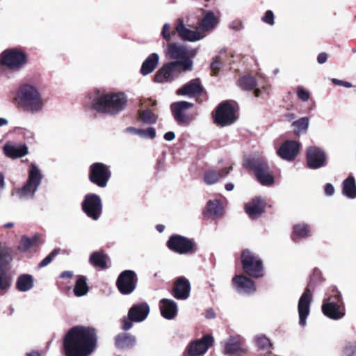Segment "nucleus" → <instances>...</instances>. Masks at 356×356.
<instances>
[{"mask_svg": "<svg viewBox=\"0 0 356 356\" xmlns=\"http://www.w3.org/2000/svg\"><path fill=\"white\" fill-rule=\"evenodd\" d=\"M97 330L90 326L76 325L70 328L63 339L65 356H89L97 346Z\"/></svg>", "mask_w": 356, "mask_h": 356, "instance_id": "obj_1", "label": "nucleus"}, {"mask_svg": "<svg viewBox=\"0 0 356 356\" xmlns=\"http://www.w3.org/2000/svg\"><path fill=\"white\" fill-rule=\"evenodd\" d=\"M13 102L18 108L27 111H40L44 109L47 102L39 89L31 83H23L19 86Z\"/></svg>", "mask_w": 356, "mask_h": 356, "instance_id": "obj_2", "label": "nucleus"}, {"mask_svg": "<svg viewBox=\"0 0 356 356\" xmlns=\"http://www.w3.org/2000/svg\"><path fill=\"white\" fill-rule=\"evenodd\" d=\"M323 280L321 271L315 268L312 274L309 276L307 286L298 301L299 323L302 326L305 325L306 319L309 314V307L312 300V290H314Z\"/></svg>", "mask_w": 356, "mask_h": 356, "instance_id": "obj_3", "label": "nucleus"}, {"mask_svg": "<svg viewBox=\"0 0 356 356\" xmlns=\"http://www.w3.org/2000/svg\"><path fill=\"white\" fill-rule=\"evenodd\" d=\"M243 166L247 170L253 172L256 179L262 186H270L275 183L273 171L268 161L261 156H252L246 159Z\"/></svg>", "mask_w": 356, "mask_h": 356, "instance_id": "obj_4", "label": "nucleus"}, {"mask_svg": "<svg viewBox=\"0 0 356 356\" xmlns=\"http://www.w3.org/2000/svg\"><path fill=\"white\" fill-rule=\"evenodd\" d=\"M127 103V97L124 92H107L94 98L92 108L96 111H121Z\"/></svg>", "mask_w": 356, "mask_h": 356, "instance_id": "obj_5", "label": "nucleus"}, {"mask_svg": "<svg viewBox=\"0 0 356 356\" xmlns=\"http://www.w3.org/2000/svg\"><path fill=\"white\" fill-rule=\"evenodd\" d=\"M321 309L323 314L330 319L339 320L346 314L344 303L341 293L334 287L330 296L323 300Z\"/></svg>", "mask_w": 356, "mask_h": 356, "instance_id": "obj_6", "label": "nucleus"}, {"mask_svg": "<svg viewBox=\"0 0 356 356\" xmlns=\"http://www.w3.org/2000/svg\"><path fill=\"white\" fill-rule=\"evenodd\" d=\"M166 55L171 59L175 60L172 63H178V66L183 71L191 70L193 68L192 57L195 55V50H189L184 45L172 43L168 45Z\"/></svg>", "mask_w": 356, "mask_h": 356, "instance_id": "obj_7", "label": "nucleus"}, {"mask_svg": "<svg viewBox=\"0 0 356 356\" xmlns=\"http://www.w3.org/2000/svg\"><path fill=\"white\" fill-rule=\"evenodd\" d=\"M241 261L243 272L248 276L260 278L264 275V268L261 259L249 249L242 250Z\"/></svg>", "mask_w": 356, "mask_h": 356, "instance_id": "obj_8", "label": "nucleus"}, {"mask_svg": "<svg viewBox=\"0 0 356 356\" xmlns=\"http://www.w3.org/2000/svg\"><path fill=\"white\" fill-rule=\"evenodd\" d=\"M169 250L179 254H193L197 251V245L193 238L179 234H172L166 243Z\"/></svg>", "mask_w": 356, "mask_h": 356, "instance_id": "obj_9", "label": "nucleus"}, {"mask_svg": "<svg viewBox=\"0 0 356 356\" xmlns=\"http://www.w3.org/2000/svg\"><path fill=\"white\" fill-rule=\"evenodd\" d=\"M1 63L12 71H19L26 63V55L20 49L13 48L4 50L0 55Z\"/></svg>", "mask_w": 356, "mask_h": 356, "instance_id": "obj_10", "label": "nucleus"}, {"mask_svg": "<svg viewBox=\"0 0 356 356\" xmlns=\"http://www.w3.org/2000/svg\"><path fill=\"white\" fill-rule=\"evenodd\" d=\"M149 311V306L145 302L134 304L128 311L127 317L122 320V330H129L132 327L133 322L139 323L145 320Z\"/></svg>", "mask_w": 356, "mask_h": 356, "instance_id": "obj_11", "label": "nucleus"}, {"mask_svg": "<svg viewBox=\"0 0 356 356\" xmlns=\"http://www.w3.org/2000/svg\"><path fill=\"white\" fill-rule=\"evenodd\" d=\"M111 177L110 167L101 162L91 164L88 170L90 181L99 188H105Z\"/></svg>", "mask_w": 356, "mask_h": 356, "instance_id": "obj_12", "label": "nucleus"}, {"mask_svg": "<svg viewBox=\"0 0 356 356\" xmlns=\"http://www.w3.org/2000/svg\"><path fill=\"white\" fill-rule=\"evenodd\" d=\"M42 175L38 168L34 164L30 166L28 179L26 184L17 191L20 198H32L41 183Z\"/></svg>", "mask_w": 356, "mask_h": 356, "instance_id": "obj_13", "label": "nucleus"}, {"mask_svg": "<svg viewBox=\"0 0 356 356\" xmlns=\"http://www.w3.org/2000/svg\"><path fill=\"white\" fill-rule=\"evenodd\" d=\"M83 211L94 220H97L102 213V203L100 197L95 193L86 194L81 202Z\"/></svg>", "mask_w": 356, "mask_h": 356, "instance_id": "obj_14", "label": "nucleus"}, {"mask_svg": "<svg viewBox=\"0 0 356 356\" xmlns=\"http://www.w3.org/2000/svg\"><path fill=\"white\" fill-rule=\"evenodd\" d=\"M138 277L131 270H125L120 273L116 280V286L122 295H129L136 288Z\"/></svg>", "mask_w": 356, "mask_h": 356, "instance_id": "obj_15", "label": "nucleus"}, {"mask_svg": "<svg viewBox=\"0 0 356 356\" xmlns=\"http://www.w3.org/2000/svg\"><path fill=\"white\" fill-rule=\"evenodd\" d=\"M214 339L211 334H205L201 339L192 341L187 346L186 351L190 356L204 355L213 346Z\"/></svg>", "mask_w": 356, "mask_h": 356, "instance_id": "obj_16", "label": "nucleus"}, {"mask_svg": "<svg viewBox=\"0 0 356 356\" xmlns=\"http://www.w3.org/2000/svg\"><path fill=\"white\" fill-rule=\"evenodd\" d=\"M182 68L178 66V63H168L163 65L156 74L154 81L157 83L171 82L179 74Z\"/></svg>", "mask_w": 356, "mask_h": 356, "instance_id": "obj_17", "label": "nucleus"}, {"mask_svg": "<svg viewBox=\"0 0 356 356\" xmlns=\"http://www.w3.org/2000/svg\"><path fill=\"white\" fill-rule=\"evenodd\" d=\"M307 164L311 169H318L326 165V154L324 151L316 146L307 149Z\"/></svg>", "mask_w": 356, "mask_h": 356, "instance_id": "obj_18", "label": "nucleus"}, {"mask_svg": "<svg viewBox=\"0 0 356 356\" xmlns=\"http://www.w3.org/2000/svg\"><path fill=\"white\" fill-rule=\"evenodd\" d=\"M300 144L296 140H286L279 147L277 153L282 159L293 161L299 154Z\"/></svg>", "mask_w": 356, "mask_h": 356, "instance_id": "obj_19", "label": "nucleus"}, {"mask_svg": "<svg viewBox=\"0 0 356 356\" xmlns=\"http://www.w3.org/2000/svg\"><path fill=\"white\" fill-rule=\"evenodd\" d=\"M191 284L184 276L176 278L171 291L172 296L177 300H186L190 296Z\"/></svg>", "mask_w": 356, "mask_h": 356, "instance_id": "obj_20", "label": "nucleus"}, {"mask_svg": "<svg viewBox=\"0 0 356 356\" xmlns=\"http://www.w3.org/2000/svg\"><path fill=\"white\" fill-rule=\"evenodd\" d=\"M232 284L239 293L250 295L256 291L255 282L244 275H236L232 279Z\"/></svg>", "mask_w": 356, "mask_h": 356, "instance_id": "obj_21", "label": "nucleus"}, {"mask_svg": "<svg viewBox=\"0 0 356 356\" xmlns=\"http://www.w3.org/2000/svg\"><path fill=\"white\" fill-rule=\"evenodd\" d=\"M176 31L183 40L189 42L199 41L206 36V34L202 33L200 29L199 31H193L185 26L181 19L178 20Z\"/></svg>", "mask_w": 356, "mask_h": 356, "instance_id": "obj_22", "label": "nucleus"}, {"mask_svg": "<svg viewBox=\"0 0 356 356\" xmlns=\"http://www.w3.org/2000/svg\"><path fill=\"white\" fill-rule=\"evenodd\" d=\"M204 88L199 79H192L177 90V95L193 97L200 95Z\"/></svg>", "mask_w": 356, "mask_h": 356, "instance_id": "obj_23", "label": "nucleus"}, {"mask_svg": "<svg viewBox=\"0 0 356 356\" xmlns=\"http://www.w3.org/2000/svg\"><path fill=\"white\" fill-rule=\"evenodd\" d=\"M266 202L260 197H255L245 204V211L252 219L259 218L265 211Z\"/></svg>", "mask_w": 356, "mask_h": 356, "instance_id": "obj_24", "label": "nucleus"}, {"mask_svg": "<svg viewBox=\"0 0 356 356\" xmlns=\"http://www.w3.org/2000/svg\"><path fill=\"white\" fill-rule=\"evenodd\" d=\"M224 353L229 355L245 356L247 349L245 348L244 343L240 339L230 338L225 345Z\"/></svg>", "mask_w": 356, "mask_h": 356, "instance_id": "obj_25", "label": "nucleus"}, {"mask_svg": "<svg viewBox=\"0 0 356 356\" xmlns=\"http://www.w3.org/2000/svg\"><path fill=\"white\" fill-rule=\"evenodd\" d=\"M232 170V166L223 168L220 170L209 169L204 173V181L208 185L216 184L220 179L225 177Z\"/></svg>", "mask_w": 356, "mask_h": 356, "instance_id": "obj_26", "label": "nucleus"}, {"mask_svg": "<svg viewBox=\"0 0 356 356\" xmlns=\"http://www.w3.org/2000/svg\"><path fill=\"white\" fill-rule=\"evenodd\" d=\"M3 150L6 156L12 159L21 158L28 154V147L26 145H13L10 142L4 145Z\"/></svg>", "mask_w": 356, "mask_h": 356, "instance_id": "obj_27", "label": "nucleus"}, {"mask_svg": "<svg viewBox=\"0 0 356 356\" xmlns=\"http://www.w3.org/2000/svg\"><path fill=\"white\" fill-rule=\"evenodd\" d=\"M108 261H110V258L104 250L93 252L89 257L90 264L102 270H106L110 267L108 265Z\"/></svg>", "mask_w": 356, "mask_h": 356, "instance_id": "obj_28", "label": "nucleus"}, {"mask_svg": "<svg viewBox=\"0 0 356 356\" xmlns=\"http://www.w3.org/2000/svg\"><path fill=\"white\" fill-rule=\"evenodd\" d=\"M160 310L165 318L172 319L177 314V303L171 299L163 298L160 300Z\"/></svg>", "mask_w": 356, "mask_h": 356, "instance_id": "obj_29", "label": "nucleus"}, {"mask_svg": "<svg viewBox=\"0 0 356 356\" xmlns=\"http://www.w3.org/2000/svg\"><path fill=\"white\" fill-rule=\"evenodd\" d=\"M218 23V19L211 11L207 12L202 19L198 22V29L202 33L209 32L215 29Z\"/></svg>", "mask_w": 356, "mask_h": 356, "instance_id": "obj_30", "label": "nucleus"}, {"mask_svg": "<svg viewBox=\"0 0 356 356\" xmlns=\"http://www.w3.org/2000/svg\"><path fill=\"white\" fill-rule=\"evenodd\" d=\"M238 113H212L213 122L218 127L233 124L238 118Z\"/></svg>", "mask_w": 356, "mask_h": 356, "instance_id": "obj_31", "label": "nucleus"}, {"mask_svg": "<svg viewBox=\"0 0 356 356\" xmlns=\"http://www.w3.org/2000/svg\"><path fill=\"white\" fill-rule=\"evenodd\" d=\"M202 214L207 218H215L222 215V207L220 202L218 200H209Z\"/></svg>", "mask_w": 356, "mask_h": 356, "instance_id": "obj_32", "label": "nucleus"}, {"mask_svg": "<svg viewBox=\"0 0 356 356\" xmlns=\"http://www.w3.org/2000/svg\"><path fill=\"white\" fill-rule=\"evenodd\" d=\"M136 343V338L129 333H120L115 338V345L119 349L132 348Z\"/></svg>", "mask_w": 356, "mask_h": 356, "instance_id": "obj_33", "label": "nucleus"}, {"mask_svg": "<svg viewBox=\"0 0 356 356\" xmlns=\"http://www.w3.org/2000/svg\"><path fill=\"white\" fill-rule=\"evenodd\" d=\"M159 61V56L156 53L151 54L143 63L140 73L143 76L152 73L156 67Z\"/></svg>", "mask_w": 356, "mask_h": 356, "instance_id": "obj_34", "label": "nucleus"}, {"mask_svg": "<svg viewBox=\"0 0 356 356\" xmlns=\"http://www.w3.org/2000/svg\"><path fill=\"white\" fill-rule=\"evenodd\" d=\"M310 227L307 224H297L293 227V232L291 238L293 241L298 243L299 239L309 237L310 236Z\"/></svg>", "mask_w": 356, "mask_h": 356, "instance_id": "obj_35", "label": "nucleus"}, {"mask_svg": "<svg viewBox=\"0 0 356 356\" xmlns=\"http://www.w3.org/2000/svg\"><path fill=\"white\" fill-rule=\"evenodd\" d=\"M342 193L350 199L356 197V181L353 176H348L342 183Z\"/></svg>", "mask_w": 356, "mask_h": 356, "instance_id": "obj_36", "label": "nucleus"}, {"mask_svg": "<svg viewBox=\"0 0 356 356\" xmlns=\"http://www.w3.org/2000/svg\"><path fill=\"white\" fill-rule=\"evenodd\" d=\"M33 286V277L29 274L20 275L17 280L16 288L22 292L27 291Z\"/></svg>", "mask_w": 356, "mask_h": 356, "instance_id": "obj_37", "label": "nucleus"}, {"mask_svg": "<svg viewBox=\"0 0 356 356\" xmlns=\"http://www.w3.org/2000/svg\"><path fill=\"white\" fill-rule=\"evenodd\" d=\"M89 290L86 277L83 275L78 276L73 290L74 296L76 297L83 296L88 293Z\"/></svg>", "mask_w": 356, "mask_h": 356, "instance_id": "obj_38", "label": "nucleus"}, {"mask_svg": "<svg viewBox=\"0 0 356 356\" xmlns=\"http://www.w3.org/2000/svg\"><path fill=\"white\" fill-rule=\"evenodd\" d=\"M38 240V237L36 235L33 236L32 238L22 236L17 249L22 252H26L30 248L37 245Z\"/></svg>", "mask_w": 356, "mask_h": 356, "instance_id": "obj_39", "label": "nucleus"}, {"mask_svg": "<svg viewBox=\"0 0 356 356\" xmlns=\"http://www.w3.org/2000/svg\"><path fill=\"white\" fill-rule=\"evenodd\" d=\"M240 107L234 100H226L220 102L214 111H238Z\"/></svg>", "mask_w": 356, "mask_h": 356, "instance_id": "obj_40", "label": "nucleus"}, {"mask_svg": "<svg viewBox=\"0 0 356 356\" xmlns=\"http://www.w3.org/2000/svg\"><path fill=\"white\" fill-rule=\"evenodd\" d=\"M173 114L175 120L181 126H188L195 119V115L189 113H173Z\"/></svg>", "mask_w": 356, "mask_h": 356, "instance_id": "obj_41", "label": "nucleus"}, {"mask_svg": "<svg viewBox=\"0 0 356 356\" xmlns=\"http://www.w3.org/2000/svg\"><path fill=\"white\" fill-rule=\"evenodd\" d=\"M309 125V119L307 117L301 118L300 119L294 121L292 126L294 127L293 131L296 136L302 132H306Z\"/></svg>", "mask_w": 356, "mask_h": 356, "instance_id": "obj_42", "label": "nucleus"}, {"mask_svg": "<svg viewBox=\"0 0 356 356\" xmlns=\"http://www.w3.org/2000/svg\"><path fill=\"white\" fill-rule=\"evenodd\" d=\"M238 84L243 90H250L255 88L257 82L253 76H244L239 79Z\"/></svg>", "mask_w": 356, "mask_h": 356, "instance_id": "obj_43", "label": "nucleus"}, {"mask_svg": "<svg viewBox=\"0 0 356 356\" xmlns=\"http://www.w3.org/2000/svg\"><path fill=\"white\" fill-rule=\"evenodd\" d=\"M137 120L144 124H152L156 123L157 116L154 113H138Z\"/></svg>", "mask_w": 356, "mask_h": 356, "instance_id": "obj_44", "label": "nucleus"}, {"mask_svg": "<svg viewBox=\"0 0 356 356\" xmlns=\"http://www.w3.org/2000/svg\"><path fill=\"white\" fill-rule=\"evenodd\" d=\"M341 356H356V341L346 342Z\"/></svg>", "mask_w": 356, "mask_h": 356, "instance_id": "obj_45", "label": "nucleus"}, {"mask_svg": "<svg viewBox=\"0 0 356 356\" xmlns=\"http://www.w3.org/2000/svg\"><path fill=\"white\" fill-rule=\"evenodd\" d=\"M11 259L10 254L7 251L0 249V273L5 271Z\"/></svg>", "mask_w": 356, "mask_h": 356, "instance_id": "obj_46", "label": "nucleus"}, {"mask_svg": "<svg viewBox=\"0 0 356 356\" xmlns=\"http://www.w3.org/2000/svg\"><path fill=\"white\" fill-rule=\"evenodd\" d=\"M193 104L186 101L172 104L171 111H184L192 108Z\"/></svg>", "mask_w": 356, "mask_h": 356, "instance_id": "obj_47", "label": "nucleus"}, {"mask_svg": "<svg viewBox=\"0 0 356 356\" xmlns=\"http://www.w3.org/2000/svg\"><path fill=\"white\" fill-rule=\"evenodd\" d=\"M11 278L6 271L0 273V290L6 291L10 286Z\"/></svg>", "mask_w": 356, "mask_h": 356, "instance_id": "obj_48", "label": "nucleus"}, {"mask_svg": "<svg viewBox=\"0 0 356 356\" xmlns=\"http://www.w3.org/2000/svg\"><path fill=\"white\" fill-rule=\"evenodd\" d=\"M129 129L134 131L135 133L142 136H147L151 139H153L156 137V131L153 127H148L146 130H143L141 129H135L133 127L129 128Z\"/></svg>", "mask_w": 356, "mask_h": 356, "instance_id": "obj_49", "label": "nucleus"}, {"mask_svg": "<svg viewBox=\"0 0 356 356\" xmlns=\"http://www.w3.org/2000/svg\"><path fill=\"white\" fill-rule=\"evenodd\" d=\"M60 248H55L49 255L43 259L38 264L39 268H42L49 264L53 259L60 253Z\"/></svg>", "mask_w": 356, "mask_h": 356, "instance_id": "obj_50", "label": "nucleus"}, {"mask_svg": "<svg viewBox=\"0 0 356 356\" xmlns=\"http://www.w3.org/2000/svg\"><path fill=\"white\" fill-rule=\"evenodd\" d=\"M257 344L261 349L263 350H267L270 348H272L273 346L270 339L266 336H261L257 337Z\"/></svg>", "mask_w": 356, "mask_h": 356, "instance_id": "obj_51", "label": "nucleus"}, {"mask_svg": "<svg viewBox=\"0 0 356 356\" xmlns=\"http://www.w3.org/2000/svg\"><path fill=\"white\" fill-rule=\"evenodd\" d=\"M261 21L270 26L275 24V17L272 10H267L265 12L264 15L261 17Z\"/></svg>", "mask_w": 356, "mask_h": 356, "instance_id": "obj_52", "label": "nucleus"}, {"mask_svg": "<svg viewBox=\"0 0 356 356\" xmlns=\"http://www.w3.org/2000/svg\"><path fill=\"white\" fill-rule=\"evenodd\" d=\"M221 64L222 61L220 56L215 57L213 61L211 63V69L213 75H216L218 74L221 68Z\"/></svg>", "mask_w": 356, "mask_h": 356, "instance_id": "obj_53", "label": "nucleus"}, {"mask_svg": "<svg viewBox=\"0 0 356 356\" xmlns=\"http://www.w3.org/2000/svg\"><path fill=\"white\" fill-rule=\"evenodd\" d=\"M297 95L299 99L305 102L309 99L310 97V92L302 86H298L297 88Z\"/></svg>", "mask_w": 356, "mask_h": 356, "instance_id": "obj_54", "label": "nucleus"}, {"mask_svg": "<svg viewBox=\"0 0 356 356\" xmlns=\"http://www.w3.org/2000/svg\"><path fill=\"white\" fill-rule=\"evenodd\" d=\"M170 30V25L166 23L163 25L161 31L162 37L168 42H169L171 40Z\"/></svg>", "mask_w": 356, "mask_h": 356, "instance_id": "obj_55", "label": "nucleus"}, {"mask_svg": "<svg viewBox=\"0 0 356 356\" xmlns=\"http://www.w3.org/2000/svg\"><path fill=\"white\" fill-rule=\"evenodd\" d=\"M229 27L231 29L234 30V31H240L243 29V24L241 20L236 19V20L232 21L229 24Z\"/></svg>", "mask_w": 356, "mask_h": 356, "instance_id": "obj_56", "label": "nucleus"}, {"mask_svg": "<svg viewBox=\"0 0 356 356\" xmlns=\"http://www.w3.org/2000/svg\"><path fill=\"white\" fill-rule=\"evenodd\" d=\"M332 83H334L336 85L341 86H343L345 88H349L352 87V84L350 82H348V81H344L339 80V79H332Z\"/></svg>", "mask_w": 356, "mask_h": 356, "instance_id": "obj_57", "label": "nucleus"}, {"mask_svg": "<svg viewBox=\"0 0 356 356\" xmlns=\"http://www.w3.org/2000/svg\"><path fill=\"white\" fill-rule=\"evenodd\" d=\"M334 193V188L332 184L327 183L325 186V193L328 195H332Z\"/></svg>", "mask_w": 356, "mask_h": 356, "instance_id": "obj_58", "label": "nucleus"}, {"mask_svg": "<svg viewBox=\"0 0 356 356\" xmlns=\"http://www.w3.org/2000/svg\"><path fill=\"white\" fill-rule=\"evenodd\" d=\"M327 60V54L326 53H321L317 57V61L319 64L325 63Z\"/></svg>", "mask_w": 356, "mask_h": 356, "instance_id": "obj_59", "label": "nucleus"}, {"mask_svg": "<svg viewBox=\"0 0 356 356\" xmlns=\"http://www.w3.org/2000/svg\"><path fill=\"white\" fill-rule=\"evenodd\" d=\"M163 138L167 141H171L175 138V134L173 131H168L164 134Z\"/></svg>", "mask_w": 356, "mask_h": 356, "instance_id": "obj_60", "label": "nucleus"}, {"mask_svg": "<svg viewBox=\"0 0 356 356\" xmlns=\"http://www.w3.org/2000/svg\"><path fill=\"white\" fill-rule=\"evenodd\" d=\"M205 317L207 318H214L216 317V314L213 309H209L206 311Z\"/></svg>", "mask_w": 356, "mask_h": 356, "instance_id": "obj_61", "label": "nucleus"}, {"mask_svg": "<svg viewBox=\"0 0 356 356\" xmlns=\"http://www.w3.org/2000/svg\"><path fill=\"white\" fill-rule=\"evenodd\" d=\"M72 276H73V274L71 271H64L60 274V279H64V278L70 279V278H72Z\"/></svg>", "mask_w": 356, "mask_h": 356, "instance_id": "obj_62", "label": "nucleus"}, {"mask_svg": "<svg viewBox=\"0 0 356 356\" xmlns=\"http://www.w3.org/2000/svg\"><path fill=\"white\" fill-rule=\"evenodd\" d=\"M58 284L60 289L63 291H69L72 288L70 286H65L61 281H58Z\"/></svg>", "mask_w": 356, "mask_h": 356, "instance_id": "obj_63", "label": "nucleus"}, {"mask_svg": "<svg viewBox=\"0 0 356 356\" xmlns=\"http://www.w3.org/2000/svg\"><path fill=\"white\" fill-rule=\"evenodd\" d=\"M25 356H40V354L38 351L32 350L31 352L26 353Z\"/></svg>", "mask_w": 356, "mask_h": 356, "instance_id": "obj_64", "label": "nucleus"}]
</instances>
